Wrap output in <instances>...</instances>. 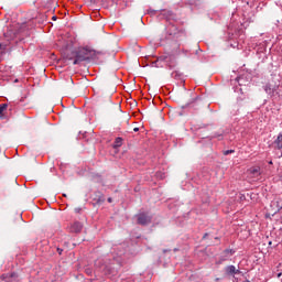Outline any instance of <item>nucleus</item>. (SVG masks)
I'll return each mask as SVG.
<instances>
[{
    "mask_svg": "<svg viewBox=\"0 0 282 282\" xmlns=\"http://www.w3.org/2000/svg\"><path fill=\"white\" fill-rule=\"evenodd\" d=\"M95 54V51L89 47H82L76 51H73L68 55V59L73 61V65H78V63H83L85 61H89Z\"/></svg>",
    "mask_w": 282,
    "mask_h": 282,
    "instance_id": "f257e3e1",
    "label": "nucleus"
},
{
    "mask_svg": "<svg viewBox=\"0 0 282 282\" xmlns=\"http://www.w3.org/2000/svg\"><path fill=\"white\" fill-rule=\"evenodd\" d=\"M23 28H28V24L25 23H17L12 26H9L8 30L4 33V39L7 41H14L19 36L21 32H23Z\"/></svg>",
    "mask_w": 282,
    "mask_h": 282,
    "instance_id": "f03ea898",
    "label": "nucleus"
},
{
    "mask_svg": "<svg viewBox=\"0 0 282 282\" xmlns=\"http://www.w3.org/2000/svg\"><path fill=\"white\" fill-rule=\"evenodd\" d=\"M137 221L140 226H147V224H151V217L144 213L137 215Z\"/></svg>",
    "mask_w": 282,
    "mask_h": 282,
    "instance_id": "7ed1b4c3",
    "label": "nucleus"
},
{
    "mask_svg": "<svg viewBox=\"0 0 282 282\" xmlns=\"http://www.w3.org/2000/svg\"><path fill=\"white\" fill-rule=\"evenodd\" d=\"M8 104H0V120H8Z\"/></svg>",
    "mask_w": 282,
    "mask_h": 282,
    "instance_id": "20e7f679",
    "label": "nucleus"
},
{
    "mask_svg": "<svg viewBox=\"0 0 282 282\" xmlns=\"http://www.w3.org/2000/svg\"><path fill=\"white\" fill-rule=\"evenodd\" d=\"M83 230V224L80 221H75L69 226V232L78 234Z\"/></svg>",
    "mask_w": 282,
    "mask_h": 282,
    "instance_id": "39448f33",
    "label": "nucleus"
},
{
    "mask_svg": "<svg viewBox=\"0 0 282 282\" xmlns=\"http://www.w3.org/2000/svg\"><path fill=\"white\" fill-rule=\"evenodd\" d=\"M249 175H252L253 177H259L261 175V167L259 166H252L248 170Z\"/></svg>",
    "mask_w": 282,
    "mask_h": 282,
    "instance_id": "423d86ee",
    "label": "nucleus"
},
{
    "mask_svg": "<svg viewBox=\"0 0 282 282\" xmlns=\"http://www.w3.org/2000/svg\"><path fill=\"white\" fill-rule=\"evenodd\" d=\"M226 272L228 274H240L241 273V271L237 270V268H235V265H228L226 268Z\"/></svg>",
    "mask_w": 282,
    "mask_h": 282,
    "instance_id": "0eeeda50",
    "label": "nucleus"
},
{
    "mask_svg": "<svg viewBox=\"0 0 282 282\" xmlns=\"http://www.w3.org/2000/svg\"><path fill=\"white\" fill-rule=\"evenodd\" d=\"M122 142H123V139L118 137V138L115 139V142H113L112 147L115 149H120V147H122Z\"/></svg>",
    "mask_w": 282,
    "mask_h": 282,
    "instance_id": "6e6552de",
    "label": "nucleus"
},
{
    "mask_svg": "<svg viewBox=\"0 0 282 282\" xmlns=\"http://www.w3.org/2000/svg\"><path fill=\"white\" fill-rule=\"evenodd\" d=\"M274 143L276 144V148L282 151V134L280 133L278 138L275 139Z\"/></svg>",
    "mask_w": 282,
    "mask_h": 282,
    "instance_id": "1a4fd4ad",
    "label": "nucleus"
},
{
    "mask_svg": "<svg viewBox=\"0 0 282 282\" xmlns=\"http://www.w3.org/2000/svg\"><path fill=\"white\" fill-rule=\"evenodd\" d=\"M8 50V46L4 44H0V54L3 55L6 54V51Z\"/></svg>",
    "mask_w": 282,
    "mask_h": 282,
    "instance_id": "9d476101",
    "label": "nucleus"
},
{
    "mask_svg": "<svg viewBox=\"0 0 282 282\" xmlns=\"http://www.w3.org/2000/svg\"><path fill=\"white\" fill-rule=\"evenodd\" d=\"M172 78H175V79L182 78V74H180L177 70H174V72L172 73Z\"/></svg>",
    "mask_w": 282,
    "mask_h": 282,
    "instance_id": "9b49d317",
    "label": "nucleus"
},
{
    "mask_svg": "<svg viewBox=\"0 0 282 282\" xmlns=\"http://www.w3.org/2000/svg\"><path fill=\"white\" fill-rule=\"evenodd\" d=\"M185 6H194L195 0H182Z\"/></svg>",
    "mask_w": 282,
    "mask_h": 282,
    "instance_id": "f8f14e48",
    "label": "nucleus"
},
{
    "mask_svg": "<svg viewBox=\"0 0 282 282\" xmlns=\"http://www.w3.org/2000/svg\"><path fill=\"white\" fill-rule=\"evenodd\" d=\"M229 153H235V150H227V151L225 152V155H229Z\"/></svg>",
    "mask_w": 282,
    "mask_h": 282,
    "instance_id": "ddd939ff",
    "label": "nucleus"
},
{
    "mask_svg": "<svg viewBox=\"0 0 282 282\" xmlns=\"http://www.w3.org/2000/svg\"><path fill=\"white\" fill-rule=\"evenodd\" d=\"M161 14H162V17H166V14H169V11L163 10Z\"/></svg>",
    "mask_w": 282,
    "mask_h": 282,
    "instance_id": "4468645a",
    "label": "nucleus"
},
{
    "mask_svg": "<svg viewBox=\"0 0 282 282\" xmlns=\"http://www.w3.org/2000/svg\"><path fill=\"white\" fill-rule=\"evenodd\" d=\"M57 252H58V254H63V249L57 248Z\"/></svg>",
    "mask_w": 282,
    "mask_h": 282,
    "instance_id": "2eb2a0df",
    "label": "nucleus"
},
{
    "mask_svg": "<svg viewBox=\"0 0 282 282\" xmlns=\"http://www.w3.org/2000/svg\"><path fill=\"white\" fill-rule=\"evenodd\" d=\"M113 202V198L109 197L108 198V204H111Z\"/></svg>",
    "mask_w": 282,
    "mask_h": 282,
    "instance_id": "dca6fc26",
    "label": "nucleus"
},
{
    "mask_svg": "<svg viewBox=\"0 0 282 282\" xmlns=\"http://www.w3.org/2000/svg\"><path fill=\"white\" fill-rule=\"evenodd\" d=\"M133 131L138 133V131H140V128H134Z\"/></svg>",
    "mask_w": 282,
    "mask_h": 282,
    "instance_id": "f3484780",
    "label": "nucleus"
},
{
    "mask_svg": "<svg viewBox=\"0 0 282 282\" xmlns=\"http://www.w3.org/2000/svg\"><path fill=\"white\" fill-rule=\"evenodd\" d=\"M281 276H282V273H278V279H281Z\"/></svg>",
    "mask_w": 282,
    "mask_h": 282,
    "instance_id": "a211bd4d",
    "label": "nucleus"
},
{
    "mask_svg": "<svg viewBox=\"0 0 282 282\" xmlns=\"http://www.w3.org/2000/svg\"><path fill=\"white\" fill-rule=\"evenodd\" d=\"M64 47H69V44H64Z\"/></svg>",
    "mask_w": 282,
    "mask_h": 282,
    "instance_id": "6ab92c4d",
    "label": "nucleus"
},
{
    "mask_svg": "<svg viewBox=\"0 0 282 282\" xmlns=\"http://www.w3.org/2000/svg\"><path fill=\"white\" fill-rule=\"evenodd\" d=\"M14 83H19V79H15Z\"/></svg>",
    "mask_w": 282,
    "mask_h": 282,
    "instance_id": "aec40b11",
    "label": "nucleus"
}]
</instances>
